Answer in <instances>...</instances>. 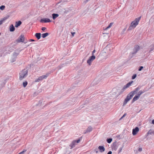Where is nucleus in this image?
<instances>
[{"label": "nucleus", "mask_w": 154, "mask_h": 154, "mask_svg": "<svg viewBox=\"0 0 154 154\" xmlns=\"http://www.w3.org/2000/svg\"><path fill=\"white\" fill-rule=\"evenodd\" d=\"M141 17L136 18L134 20L132 21L131 23V25L128 28V29L130 30L132 28H134L138 24V23L140 20Z\"/></svg>", "instance_id": "obj_1"}, {"label": "nucleus", "mask_w": 154, "mask_h": 154, "mask_svg": "<svg viewBox=\"0 0 154 154\" xmlns=\"http://www.w3.org/2000/svg\"><path fill=\"white\" fill-rule=\"evenodd\" d=\"M19 79L22 80L26 77L28 75V71L26 69L23 70L19 73Z\"/></svg>", "instance_id": "obj_2"}, {"label": "nucleus", "mask_w": 154, "mask_h": 154, "mask_svg": "<svg viewBox=\"0 0 154 154\" xmlns=\"http://www.w3.org/2000/svg\"><path fill=\"white\" fill-rule=\"evenodd\" d=\"M139 89L140 88L139 87L136 88L134 91H131L128 95L126 98L130 100L133 97L134 94H136L137 91H139Z\"/></svg>", "instance_id": "obj_3"}, {"label": "nucleus", "mask_w": 154, "mask_h": 154, "mask_svg": "<svg viewBox=\"0 0 154 154\" xmlns=\"http://www.w3.org/2000/svg\"><path fill=\"white\" fill-rule=\"evenodd\" d=\"M49 73H47L45 75L39 76L35 80V82H39L42 81L43 79H46L49 75Z\"/></svg>", "instance_id": "obj_4"}, {"label": "nucleus", "mask_w": 154, "mask_h": 154, "mask_svg": "<svg viewBox=\"0 0 154 154\" xmlns=\"http://www.w3.org/2000/svg\"><path fill=\"white\" fill-rule=\"evenodd\" d=\"M133 81H131V82H129L127 83L126 85H125L123 88L121 90L120 93H122L123 91L128 88L129 87L132 83Z\"/></svg>", "instance_id": "obj_5"}, {"label": "nucleus", "mask_w": 154, "mask_h": 154, "mask_svg": "<svg viewBox=\"0 0 154 154\" xmlns=\"http://www.w3.org/2000/svg\"><path fill=\"white\" fill-rule=\"evenodd\" d=\"M25 40V37L23 35H21L17 39L16 41L17 42H23Z\"/></svg>", "instance_id": "obj_6"}, {"label": "nucleus", "mask_w": 154, "mask_h": 154, "mask_svg": "<svg viewBox=\"0 0 154 154\" xmlns=\"http://www.w3.org/2000/svg\"><path fill=\"white\" fill-rule=\"evenodd\" d=\"M139 49V46L138 45H136L133 49V52L132 53V54H136Z\"/></svg>", "instance_id": "obj_7"}, {"label": "nucleus", "mask_w": 154, "mask_h": 154, "mask_svg": "<svg viewBox=\"0 0 154 154\" xmlns=\"http://www.w3.org/2000/svg\"><path fill=\"white\" fill-rule=\"evenodd\" d=\"M40 22L41 23H48L51 22V21L48 18H45L41 19L40 20Z\"/></svg>", "instance_id": "obj_8"}, {"label": "nucleus", "mask_w": 154, "mask_h": 154, "mask_svg": "<svg viewBox=\"0 0 154 154\" xmlns=\"http://www.w3.org/2000/svg\"><path fill=\"white\" fill-rule=\"evenodd\" d=\"M139 131V128L138 127H136L132 130V134L133 135H136Z\"/></svg>", "instance_id": "obj_9"}, {"label": "nucleus", "mask_w": 154, "mask_h": 154, "mask_svg": "<svg viewBox=\"0 0 154 154\" xmlns=\"http://www.w3.org/2000/svg\"><path fill=\"white\" fill-rule=\"evenodd\" d=\"M110 45H108L106 47V48L108 52L110 53H111L112 52V50L113 49V48L112 47H110Z\"/></svg>", "instance_id": "obj_10"}, {"label": "nucleus", "mask_w": 154, "mask_h": 154, "mask_svg": "<svg viewBox=\"0 0 154 154\" xmlns=\"http://www.w3.org/2000/svg\"><path fill=\"white\" fill-rule=\"evenodd\" d=\"M9 17V16H8L1 19V20H0V25H2L6 20H7Z\"/></svg>", "instance_id": "obj_11"}, {"label": "nucleus", "mask_w": 154, "mask_h": 154, "mask_svg": "<svg viewBox=\"0 0 154 154\" xmlns=\"http://www.w3.org/2000/svg\"><path fill=\"white\" fill-rule=\"evenodd\" d=\"M92 128L91 126H89L88 127L86 131L84 132V134H85L89 132L92 130Z\"/></svg>", "instance_id": "obj_12"}, {"label": "nucleus", "mask_w": 154, "mask_h": 154, "mask_svg": "<svg viewBox=\"0 0 154 154\" xmlns=\"http://www.w3.org/2000/svg\"><path fill=\"white\" fill-rule=\"evenodd\" d=\"M139 97H140L137 95H136L132 99V103H133L136 100H137L138 99Z\"/></svg>", "instance_id": "obj_13"}, {"label": "nucleus", "mask_w": 154, "mask_h": 154, "mask_svg": "<svg viewBox=\"0 0 154 154\" xmlns=\"http://www.w3.org/2000/svg\"><path fill=\"white\" fill-rule=\"evenodd\" d=\"M76 143V140H73L71 143L70 144V146L71 147V149H72L75 146Z\"/></svg>", "instance_id": "obj_14"}, {"label": "nucleus", "mask_w": 154, "mask_h": 154, "mask_svg": "<svg viewBox=\"0 0 154 154\" xmlns=\"http://www.w3.org/2000/svg\"><path fill=\"white\" fill-rule=\"evenodd\" d=\"M98 149L100 152H104L105 150L104 147L103 146H99L98 147Z\"/></svg>", "instance_id": "obj_15"}, {"label": "nucleus", "mask_w": 154, "mask_h": 154, "mask_svg": "<svg viewBox=\"0 0 154 154\" xmlns=\"http://www.w3.org/2000/svg\"><path fill=\"white\" fill-rule=\"evenodd\" d=\"M118 147V146L116 143H113L112 146V149L113 150L116 151Z\"/></svg>", "instance_id": "obj_16"}, {"label": "nucleus", "mask_w": 154, "mask_h": 154, "mask_svg": "<svg viewBox=\"0 0 154 154\" xmlns=\"http://www.w3.org/2000/svg\"><path fill=\"white\" fill-rule=\"evenodd\" d=\"M41 34L40 33H37L35 34V36L37 39L38 40L40 39L41 38Z\"/></svg>", "instance_id": "obj_17"}, {"label": "nucleus", "mask_w": 154, "mask_h": 154, "mask_svg": "<svg viewBox=\"0 0 154 154\" xmlns=\"http://www.w3.org/2000/svg\"><path fill=\"white\" fill-rule=\"evenodd\" d=\"M15 28L13 24H11L10 26V31L13 32L15 30Z\"/></svg>", "instance_id": "obj_18"}, {"label": "nucleus", "mask_w": 154, "mask_h": 154, "mask_svg": "<svg viewBox=\"0 0 154 154\" xmlns=\"http://www.w3.org/2000/svg\"><path fill=\"white\" fill-rule=\"evenodd\" d=\"M59 15L57 14H52V18L53 20H54L59 16Z\"/></svg>", "instance_id": "obj_19"}, {"label": "nucleus", "mask_w": 154, "mask_h": 154, "mask_svg": "<svg viewBox=\"0 0 154 154\" xmlns=\"http://www.w3.org/2000/svg\"><path fill=\"white\" fill-rule=\"evenodd\" d=\"M22 23V22L20 21H19L18 22H16V24L15 25V27H17L18 26H19Z\"/></svg>", "instance_id": "obj_20"}, {"label": "nucleus", "mask_w": 154, "mask_h": 154, "mask_svg": "<svg viewBox=\"0 0 154 154\" xmlns=\"http://www.w3.org/2000/svg\"><path fill=\"white\" fill-rule=\"evenodd\" d=\"M49 34L48 32H46L44 33H43L42 34V37L43 38H45L47 36L49 35Z\"/></svg>", "instance_id": "obj_21"}, {"label": "nucleus", "mask_w": 154, "mask_h": 154, "mask_svg": "<svg viewBox=\"0 0 154 154\" xmlns=\"http://www.w3.org/2000/svg\"><path fill=\"white\" fill-rule=\"evenodd\" d=\"M147 134L148 135L152 134H154V131H153L150 129L148 132Z\"/></svg>", "instance_id": "obj_22"}, {"label": "nucleus", "mask_w": 154, "mask_h": 154, "mask_svg": "<svg viewBox=\"0 0 154 154\" xmlns=\"http://www.w3.org/2000/svg\"><path fill=\"white\" fill-rule=\"evenodd\" d=\"M145 92V91L144 90H143V91L140 90L139 92L137 94V95L138 96H139L140 97V95L143 93H144Z\"/></svg>", "instance_id": "obj_23"}, {"label": "nucleus", "mask_w": 154, "mask_h": 154, "mask_svg": "<svg viewBox=\"0 0 154 154\" xmlns=\"http://www.w3.org/2000/svg\"><path fill=\"white\" fill-rule=\"evenodd\" d=\"M129 101V100L127 98H126L124 101V102H123V106H124L125 105H126L127 103L128 102V101Z\"/></svg>", "instance_id": "obj_24"}, {"label": "nucleus", "mask_w": 154, "mask_h": 154, "mask_svg": "<svg viewBox=\"0 0 154 154\" xmlns=\"http://www.w3.org/2000/svg\"><path fill=\"white\" fill-rule=\"evenodd\" d=\"M129 101V100L127 98H126L124 101V102H123V106H124L125 105H126L127 103L128 102V101Z\"/></svg>", "instance_id": "obj_25"}, {"label": "nucleus", "mask_w": 154, "mask_h": 154, "mask_svg": "<svg viewBox=\"0 0 154 154\" xmlns=\"http://www.w3.org/2000/svg\"><path fill=\"white\" fill-rule=\"evenodd\" d=\"M95 58V57L94 55H92L90 57L89 59L92 60L93 61Z\"/></svg>", "instance_id": "obj_26"}, {"label": "nucleus", "mask_w": 154, "mask_h": 154, "mask_svg": "<svg viewBox=\"0 0 154 154\" xmlns=\"http://www.w3.org/2000/svg\"><path fill=\"white\" fill-rule=\"evenodd\" d=\"M113 24V23H111L105 29V30H107L108 29L111 27Z\"/></svg>", "instance_id": "obj_27"}, {"label": "nucleus", "mask_w": 154, "mask_h": 154, "mask_svg": "<svg viewBox=\"0 0 154 154\" xmlns=\"http://www.w3.org/2000/svg\"><path fill=\"white\" fill-rule=\"evenodd\" d=\"M28 83L26 81H25L24 82H23V87L25 88L26 87Z\"/></svg>", "instance_id": "obj_28"}, {"label": "nucleus", "mask_w": 154, "mask_h": 154, "mask_svg": "<svg viewBox=\"0 0 154 154\" xmlns=\"http://www.w3.org/2000/svg\"><path fill=\"white\" fill-rule=\"evenodd\" d=\"M92 61V60L89 59L87 60V63L89 65H91V62Z\"/></svg>", "instance_id": "obj_29"}, {"label": "nucleus", "mask_w": 154, "mask_h": 154, "mask_svg": "<svg viewBox=\"0 0 154 154\" xmlns=\"http://www.w3.org/2000/svg\"><path fill=\"white\" fill-rule=\"evenodd\" d=\"M112 138H110L107 139V142L108 143H110L112 141Z\"/></svg>", "instance_id": "obj_30"}, {"label": "nucleus", "mask_w": 154, "mask_h": 154, "mask_svg": "<svg viewBox=\"0 0 154 154\" xmlns=\"http://www.w3.org/2000/svg\"><path fill=\"white\" fill-rule=\"evenodd\" d=\"M5 8V6L4 5H2L0 7V9L2 10H4Z\"/></svg>", "instance_id": "obj_31"}, {"label": "nucleus", "mask_w": 154, "mask_h": 154, "mask_svg": "<svg viewBox=\"0 0 154 154\" xmlns=\"http://www.w3.org/2000/svg\"><path fill=\"white\" fill-rule=\"evenodd\" d=\"M26 150L23 149V151H22V152L19 153L18 154H24V153L26 152Z\"/></svg>", "instance_id": "obj_32"}, {"label": "nucleus", "mask_w": 154, "mask_h": 154, "mask_svg": "<svg viewBox=\"0 0 154 154\" xmlns=\"http://www.w3.org/2000/svg\"><path fill=\"white\" fill-rule=\"evenodd\" d=\"M136 75H136V74H134L132 76V79H134L136 77Z\"/></svg>", "instance_id": "obj_33"}, {"label": "nucleus", "mask_w": 154, "mask_h": 154, "mask_svg": "<svg viewBox=\"0 0 154 154\" xmlns=\"http://www.w3.org/2000/svg\"><path fill=\"white\" fill-rule=\"evenodd\" d=\"M123 147V146H122V147L120 148L119 150V153H120Z\"/></svg>", "instance_id": "obj_34"}, {"label": "nucleus", "mask_w": 154, "mask_h": 154, "mask_svg": "<svg viewBox=\"0 0 154 154\" xmlns=\"http://www.w3.org/2000/svg\"><path fill=\"white\" fill-rule=\"evenodd\" d=\"M143 68V66H140L139 67V68L138 69V70L139 71H140L142 70V69Z\"/></svg>", "instance_id": "obj_35"}, {"label": "nucleus", "mask_w": 154, "mask_h": 154, "mask_svg": "<svg viewBox=\"0 0 154 154\" xmlns=\"http://www.w3.org/2000/svg\"><path fill=\"white\" fill-rule=\"evenodd\" d=\"M126 115V113H125L124 115L120 118L119 120H121Z\"/></svg>", "instance_id": "obj_36"}, {"label": "nucleus", "mask_w": 154, "mask_h": 154, "mask_svg": "<svg viewBox=\"0 0 154 154\" xmlns=\"http://www.w3.org/2000/svg\"><path fill=\"white\" fill-rule=\"evenodd\" d=\"M96 52L95 50L94 49V50L92 52V55H94V53H95Z\"/></svg>", "instance_id": "obj_37"}, {"label": "nucleus", "mask_w": 154, "mask_h": 154, "mask_svg": "<svg viewBox=\"0 0 154 154\" xmlns=\"http://www.w3.org/2000/svg\"><path fill=\"white\" fill-rule=\"evenodd\" d=\"M80 139H78L77 140H76V143H79L80 142Z\"/></svg>", "instance_id": "obj_38"}, {"label": "nucleus", "mask_w": 154, "mask_h": 154, "mask_svg": "<svg viewBox=\"0 0 154 154\" xmlns=\"http://www.w3.org/2000/svg\"><path fill=\"white\" fill-rule=\"evenodd\" d=\"M46 29V28L45 27H42V31H44Z\"/></svg>", "instance_id": "obj_39"}, {"label": "nucleus", "mask_w": 154, "mask_h": 154, "mask_svg": "<svg viewBox=\"0 0 154 154\" xmlns=\"http://www.w3.org/2000/svg\"><path fill=\"white\" fill-rule=\"evenodd\" d=\"M154 49V46H153L152 48H151L150 49V51H153Z\"/></svg>", "instance_id": "obj_40"}, {"label": "nucleus", "mask_w": 154, "mask_h": 154, "mask_svg": "<svg viewBox=\"0 0 154 154\" xmlns=\"http://www.w3.org/2000/svg\"><path fill=\"white\" fill-rule=\"evenodd\" d=\"M16 60V59L15 58H14V59H13L11 61V62H14Z\"/></svg>", "instance_id": "obj_41"}, {"label": "nucleus", "mask_w": 154, "mask_h": 154, "mask_svg": "<svg viewBox=\"0 0 154 154\" xmlns=\"http://www.w3.org/2000/svg\"><path fill=\"white\" fill-rule=\"evenodd\" d=\"M71 33L72 35V36H74L75 34V32H71Z\"/></svg>", "instance_id": "obj_42"}, {"label": "nucleus", "mask_w": 154, "mask_h": 154, "mask_svg": "<svg viewBox=\"0 0 154 154\" xmlns=\"http://www.w3.org/2000/svg\"><path fill=\"white\" fill-rule=\"evenodd\" d=\"M142 148H139V149H138V151L139 152H141L142 151Z\"/></svg>", "instance_id": "obj_43"}, {"label": "nucleus", "mask_w": 154, "mask_h": 154, "mask_svg": "<svg viewBox=\"0 0 154 154\" xmlns=\"http://www.w3.org/2000/svg\"><path fill=\"white\" fill-rule=\"evenodd\" d=\"M63 67V66H59L58 67V69H60L61 68V67Z\"/></svg>", "instance_id": "obj_44"}, {"label": "nucleus", "mask_w": 154, "mask_h": 154, "mask_svg": "<svg viewBox=\"0 0 154 154\" xmlns=\"http://www.w3.org/2000/svg\"><path fill=\"white\" fill-rule=\"evenodd\" d=\"M112 152L111 151H109L108 153H107V154H112Z\"/></svg>", "instance_id": "obj_45"}, {"label": "nucleus", "mask_w": 154, "mask_h": 154, "mask_svg": "<svg viewBox=\"0 0 154 154\" xmlns=\"http://www.w3.org/2000/svg\"><path fill=\"white\" fill-rule=\"evenodd\" d=\"M35 40L34 39H31L30 40V41H31V42H34L35 41Z\"/></svg>", "instance_id": "obj_46"}, {"label": "nucleus", "mask_w": 154, "mask_h": 154, "mask_svg": "<svg viewBox=\"0 0 154 154\" xmlns=\"http://www.w3.org/2000/svg\"><path fill=\"white\" fill-rule=\"evenodd\" d=\"M152 123L154 124V119L152 121Z\"/></svg>", "instance_id": "obj_47"}, {"label": "nucleus", "mask_w": 154, "mask_h": 154, "mask_svg": "<svg viewBox=\"0 0 154 154\" xmlns=\"http://www.w3.org/2000/svg\"><path fill=\"white\" fill-rule=\"evenodd\" d=\"M5 85V84L3 83V86Z\"/></svg>", "instance_id": "obj_48"}, {"label": "nucleus", "mask_w": 154, "mask_h": 154, "mask_svg": "<svg viewBox=\"0 0 154 154\" xmlns=\"http://www.w3.org/2000/svg\"><path fill=\"white\" fill-rule=\"evenodd\" d=\"M18 54H17V55H18Z\"/></svg>", "instance_id": "obj_49"}]
</instances>
